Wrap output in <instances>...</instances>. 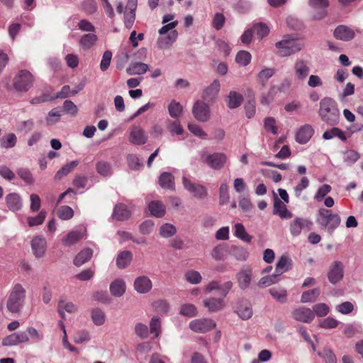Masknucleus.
<instances>
[{
    "instance_id": "nucleus-58",
    "label": "nucleus",
    "mask_w": 363,
    "mask_h": 363,
    "mask_svg": "<svg viewBox=\"0 0 363 363\" xmlns=\"http://www.w3.org/2000/svg\"><path fill=\"white\" fill-rule=\"evenodd\" d=\"M57 216L62 220H69L74 216V211L68 206H62L58 209Z\"/></svg>"
},
{
    "instance_id": "nucleus-9",
    "label": "nucleus",
    "mask_w": 363,
    "mask_h": 363,
    "mask_svg": "<svg viewBox=\"0 0 363 363\" xmlns=\"http://www.w3.org/2000/svg\"><path fill=\"white\" fill-rule=\"evenodd\" d=\"M192 113L194 118L200 122H206L210 119V108L203 101H196L192 108Z\"/></svg>"
},
{
    "instance_id": "nucleus-54",
    "label": "nucleus",
    "mask_w": 363,
    "mask_h": 363,
    "mask_svg": "<svg viewBox=\"0 0 363 363\" xmlns=\"http://www.w3.org/2000/svg\"><path fill=\"white\" fill-rule=\"evenodd\" d=\"M228 186L226 183H222L219 188V203L224 205L227 203L230 199L228 193Z\"/></svg>"
},
{
    "instance_id": "nucleus-7",
    "label": "nucleus",
    "mask_w": 363,
    "mask_h": 363,
    "mask_svg": "<svg viewBox=\"0 0 363 363\" xmlns=\"http://www.w3.org/2000/svg\"><path fill=\"white\" fill-rule=\"evenodd\" d=\"M313 222L308 218L296 217L289 224V230L292 236H298L303 230H311Z\"/></svg>"
},
{
    "instance_id": "nucleus-50",
    "label": "nucleus",
    "mask_w": 363,
    "mask_h": 363,
    "mask_svg": "<svg viewBox=\"0 0 363 363\" xmlns=\"http://www.w3.org/2000/svg\"><path fill=\"white\" fill-rule=\"evenodd\" d=\"M279 281V277L277 274L274 273L273 274L262 277L258 282V286L259 287L269 286L277 283Z\"/></svg>"
},
{
    "instance_id": "nucleus-51",
    "label": "nucleus",
    "mask_w": 363,
    "mask_h": 363,
    "mask_svg": "<svg viewBox=\"0 0 363 363\" xmlns=\"http://www.w3.org/2000/svg\"><path fill=\"white\" fill-rule=\"evenodd\" d=\"M168 111L171 117L177 118L182 114L183 108L179 102L172 101L168 106Z\"/></svg>"
},
{
    "instance_id": "nucleus-17",
    "label": "nucleus",
    "mask_w": 363,
    "mask_h": 363,
    "mask_svg": "<svg viewBox=\"0 0 363 363\" xmlns=\"http://www.w3.org/2000/svg\"><path fill=\"white\" fill-rule=\"evenodd\" d=\"M147 137L145 131L139 126H133L130 130L129 142L133 145H141L147 143Z\"/></svg>"
},
{
    "instance_id": "nucleus-25",
    "label": "nucleus",
    "mask_w": 363,
    "mask_h": 363,
    "mask_svg": "<svg viewBox=\"0 0 363 363\" xmlns=\"http://www.w3.org/2000/svg\"><path fill=\"white\" fill-rule=\"evenodd\" d=\"M334 35L337 39L349 41L354 38V33L349 27L341 25L335 28Z\"/></svg>"
},
{
    "instance_id": "nucleus-15",
    "label": "nucleus",
    "mask_w": 363,
    "mask_h": 363,
    "mask_svg": "<svg viewBox=\"0 0 363 363\" xmlns=\"http://www.w3.org/2000/svg\"><path fill=\"white\" fill-rule=\"evenodd\" d=\"M294 70L298 79H305L310 73L308 62L301 58L296 59L294 65Z\"/></svg>"
},
{
    "instance_id": "nucleus-12",
    "label": "nucleus",
    "mask_w": 363,
    "mask_h": 363,
    "mask_svg": "<svg viewBox=\"0 0 363 363\" xmlns=\"http://www.w3.org/2000/svg\"><path fill=\"white\" fill-rule=\"evenodd\" d=\"M29 341L28 334L23 331L13 333L5 337L2 340L4 346H14L21 343H26Z\"/></svg>"
},
{
    "instance_id": "nucleus-62",
    "label": "nucleus",
    "mask_w": 363,
    "mask_h": 363,
    "mask_svg": "<svg viewBox=\"0 0 363 363\" xmlns=\"http://www.w3.org/2000/svg\"><path fill=\"white\" fill-rule=\"evenodd\" d=\"M225 246L223 245H219L213 248L211 252V256L216 260H223L225 258Z\"/></svg>"
},
{
    "instance_id": "nucleus-19",
    "label": "nucleus",
    "mask_w": 363,
    "mask_h": 363,
    "mask_svg": "<svg viewBox=\"0 0 363 363\" xmlns=\"http://www.w3.org/2000/svg\"><path fill=\"white\" fill-rule=\"evenodd\" d=\"M285 203H286L282 202L276 195H274L273 214L278 215L281 219L292 218L293 214L287 209Z\"/></svg>"
},
{
    "instance_id": "nucleus-16",
    "label": "nucleus",
    "mask_w": 363,
    "mask_h": 363,
    "mask_svg": "<svg viewBox=\"0 0 363 363\" xmlns=\"http://www.w3.org/2000/svg\"><path fill=\"white\" fill-rule=\"evenodd\" d=\"M32 251L37 258L45 255L47 248V241L43 236H35L31 240Z\"/></svg>"
},
{
    "instance_id": "nucleus-64",
    "label": "nucleus",
    "mask_w": 363,
    "mask_h": 363,
    "mask_svg": "<svg viewBox=\"0 0 363 363\" xmlns=\"http://www.w3.org/2000/svg\"><path fill=\"white\" fill-rule=\"evenodd\" d=\"M46 213L41 211L37 216L28 218V223L30 227L42 224L45 218Z\"/></svg>"
},
{
    "instance_id": "nucleus-47",
    "label": "nucleus",
    "mask_w": 363,
    "mask_h": 363,
    "mask_svg": "<svg viewBox=\"0 0 363 363\" xmlns=\"http://www.w3.org/2000/svg\"><path fill=\"white\" fill-rule=\"evenodd\" d=\"M320 295V289L318 288L304 291L301 298V303L313 302Z\"/></svg>"
},
{
    "instance_id": "nucleus-45",
    "label": "nucleus",
    "mask_w": 363,
    "mask_h": 363,
    "mask_svg": "<svg viewBox=\"0 0 363 363\" xmlns=\"http://www.w3.org/2000/svg\"><path fill=\"white\" fill-rule=\"evenodd\" d=\"M230 254L237 260L243 261L248 257V252L245 248L240 246H232L230 250Z\"/></svg>"
},
{
    "instance_id": "nucleus-1",
    "label": "nucleus",
    "mask_w": 363,
    "mask_h": 363,
    "mask_svg": "<svg viewBox=\"0 0 363 363\" xmlns=\"http://www.w3.org/2000/svg\"><path fill=\"white\" fill-rule=\"evenodd\" d=\"M318 114L320 119L329 125H335L340 119L337 102L330 97H324L320 101Z\"/></svg>"
},
{
    "instance_id": "nucleus-57",
    "label": "nucleus",
    "mask_w": 363,
    "mask_h": 363,
    "mask_svg": "<svg viewBox=\"0 0 363 363\" xmlns=\"http://www.w3.org/2000/svg\"><path fill=\"white\" fill-rule=\"evenodd\" d=\"M252 28L259 38L267 36L269 32V28L262 23H255Z\"/></svg>"
},
{
    "instance_id": "nucleus-35",
    "label": "nucleus",
    "mask_w": 363,
    "mask_h": 363,
    "mask_svg": "<svg viewBox=\"0 0 363 363\" xmlns=\"http://www.w3.org/2000/svg\"><path fill=\"white\" fill-rule=\"evenodd\" d=\"M133 259V254L128 250L121 252L116 257V266L119 269H124L130 265Z\"/></svg>"
},
{
    "instance_id": "nucleus-60",
    "label": "nucleus",
    "mask_w": 363,
    "mask_h": 363,
    "mask_svg": "<svg viewBox=\"0 0 363 363\" xmlns=\"http://www.w3.org/2000/svg\"><path fill=\"white\" fill-rule=\"evenodd\" d=\"M127 160L129 167L133 170H138L143 166V162L136 155H128Z\"/></svg>"
},
{
    "instance_id": "nucleus-36",
    "label": "nucleus",
    "mask_w": 363,
    "mask_h": 363,
    "mask_svg": "<svg viewBox=\"0 0 363 363\" xmlns=\"http://www.w3.org/2000/svg\"><path fill=\"white\" fill-rule=\"evenodd\" d=\"M112 216L118 220H125L129 218L130 213L125 205L119 203L115 206Z\"/></svg>"
},
{
    "instance_id": "nucleus-41",
    "label": "nucleus",
    "mask_w": 363,
    "mask_h": 363,
    "mask_svg": "<svg viewBox=\"0 0 363 363\" xmlns=\"http://www.w3.org/2000/svg\"><path fill=\"white\" fill-rule=\"evenodd\" d=\"M98 38L94 33L84 34L82 36L79 44L84 50L91 48L96 42Z\"/></svg>"
},
{
    "instance_id": "nucleus-52",
    "label": "nucleus",
    "mask_w": 363,
    "mask_h": 363,
    "mask_svg": "<svg viewBox=\"0 0 363 363\" xmlns=\"http://www.w3.org/2000/svg\"><path fill=\"white\" fill-rule=\"evenodd\" d=\"M180 313L186 317H194L198 311L196 306L191 303H185L180 307Z\"/></svg>"
},
{
    "instance_id": "nucleus-26",
    "label": "nucleus",
    "mask_w": 363,
    "mask_h": 363,
    "mask_svg": "<svg viewBox=\"0 0 363 363\" xmlns=\"http://www.w3.org/2000/svg\"><path fill=\"white\" fill-rule=\"evenodd\" d=\"M160 186L164 189L174 190V177L170 172H164L160 174L158 179Z\"/></svg>"
},
{
    "instance_id": "nucleus-31",
    "label": "nucleus",
    "mask_w": 363,
    "mask_h": 363,
    "mask_svg": "<svg viewBox=\"0 0 363 363\" xmlns=\"http://www.w3.org/2000/svg\"><path fill=\"white\" fill-rule=\"evenodd\" d=\"M242 101L243 96L235 91H230L226 99V104L230 109L237 108Z\"/></svg>"
},
{
    "instance_id": "nucleus-13",
    "label": "nucleus",
    "mask_w": 363,
    "mask_h": 363,
    "mask_svg": "<svg viewBox=\"0 0 363 363\" xmlns=\"http://www.w3.org/2000/svg\"><path fill=\"white\" fill-rule=\"evenodd\" d=\"M291 314L296 320L306 323H311L315 318L313 311L303 306L294 309Z\"/></svg>"
},
{
    "instance_id": "nucleus-11",
    "label": "nucleus",
    "mask_w": 363,
    "mask_h": 363,
    "mask_svg": "<svg viewBox=\"0 0 363 363\" xmlns=\"http://www.w3.org/2000/svg\"><path fill=\"white\" fill-rule=\"evenodd\" d=\"M226 162L227 156L222 152H215L213 154L208 155L205 159V162L208 165V167L215 170L223 168Z\"/></svg>"
},
{
    "instance_id": "nucleus-3",
    "label": "nucleus",
    "mask_w": 363,
    "mask_h": 363,
    "mask_svg": "<svg viewBox=\"0 0 363 363\" xmlns=\"http://www.w3.org/2000/svg\"><path fill=\"white\" fill-rule=\"evenodd\" d=\"M316 222L332 235L340 225L341 219L337 213H333L331 210L321 208L318 211Z\"/></svg>"
},
{
    "instance_id": "nucleus-29",
    "label": "nucleus",
    "mask_w": 363,
    "mask_h": 363,
    "mask_svg": "<svg viewBox=\"0 0 363 363\" xmlns=\"http://www.w3.org/2000/svg\"><path fill=\"white\" fill-rule=\"evenodd\" d=\"M84 236V233L81 230H72L62 239V242L65 246H72L77 244Z\"/></svg>"
},
{
    "instance_id": "nucleus-61",
    "label": "nucleus",
    "mask_w": 363,
    "mask_h": 363,
    "mask_svg": "<svg viewBox=\"0 0 363 363\" xmlns=\"http://www.w3.org/2000/svg\"><path fill=\"white\" fill-rule=\"evenodd\" d=\"M332 190V187L330 186V185L329 184H323L321 186H320L315 196H314V199L316 201H322L325 197V196L329 194Z\"/></svg>"
},
{
    "instance_id": "nucleus-44",
    "label": "nucleus",
    "mask_w": 363,
    "mask_h": 363,
    "mask_svg": "<svg viewBox=\"0 0 363 363\" xmlns=\"http://www.w3.org/2000/svg\"><path fill=\"white\" fill-rule=\"evenodd\" d=\"M234 234L237 238L246 242H251L252 237L247 233L244 225L242 223H236L234 226Z\"/></svg>"
},
{
    "instance_id": "nucleus-39",
    "label": "nucleus",
    "mask_w": 363,
    "mask_h": 363,
    "mask_svg": "<svg viewBox=\"0 0 363 363\" xmlns=\"http://www.w3.org/2000/svg\"><path fill=\"white\" fill-rule=\"evenodd\" d=\"M93 255V250L90 248H86L77 254L74 259V265L79 267L88 262Z\"/></svg>"
},
{
    "instance_id": "nucleus-6",
    "label": "nucleus",
    "mask_w": 363,
    "mask_h": 363,
    "mask_svg": "<svg viewBox=\"0 0 363 363\" xmlns=\"http://www.w3.org/2000/svg\"><path fill=\"white\" fill-rule=\"evenodd\" d=\"M182 184L184 189L195 199L203 200L208 196V190L206 186L199 183H194L186 177H182Z\"/></svg>"
},
{
    "instance_id": "nucleus-23",
    "label": "nucleus",
    "mask_w": 363,
    "mask_h": 363,
    "mask_svg": "<svg viewBox=\"0 0 363 363\" xmlns=\"http://www.w3.org/2000/svg\"><path fill=\"white\" fill-rule=\"evenodd\" d=\"M314 130L311 125L301 126L296 133V140L300 144H306L313 135Z\"/></svg>"
},
{
    "instance_id": "nucleus-18",
    "label": "nucleus",
    "mask_w": 363,
    "mask_h": 363,
    "mask_svg": "<svg viewBox=\"0 0 363 363\" xmlns=\"http://www.w3.org/2000/svg\"><path fill=\"white\" fill-rule=\"evenodd\" d=\"M203 306L209 313H216L225 308L223 298L209 297L203 300Z\"/></svg>"
},
{
    "instance_id": "nucleus-43",
    "label": "nucleus",
    "mask_w": 363,
    "mask_h": 363,
    "mask_svg": "<svg viewBox=\"0 0 363 363\" xmlns=\"http://www.w3.org/2000/svg\"><path fill=\"white\" fill-rule=\"evenodd\" d=\"M91 319L94 325L97 326L102 325L106 320L104 312L100 308H93L91 311Z\"/></svg>"
},
{
    "instance_id": "nucleus-40",
    "label": "nucleus",
    "mask_w": 363,
    "mask_h": 363,
    "mask_svg": "<svg viewBox=\"0 0 363 363\" xmlns=\"http://www.w3.org/2000/svg\"><path fill=\"white\" fill-rule=\"evenodd\" d=\"M335 137L340 138L342 141H345L347 140L345 133L341 129L335 127L325 131L323 135V138L325 140H330Z\"/></svg>"
},
{
    "instance_id": "nucleus-2",
    "label": "nucleus",
    "mask_w": 363,
    "mask_h": 363,
    "mask_svg": "<svg viewBox=\"0 0 363 363\" xmlns=\"http://www.w3.org/2000/svg\"><path fill=\"white\" fill-rule=\"evenodd\" d=\"M26 297V291L21 284H16L10 290L6 308L12 313H18L23 309Z\"/></svg>"
},
{
    "instance_id": "nucleus-49",
    "label": "nucleus",
    "mask_w": 363,
    "mask_h": 363,
    "mask_svg": "<svg viewBox=\"0 0 363 363\" xmlns=\"http://www.w3.org/2000/svg\"><path fill=\"white\" fill-rule=\"evenodd\" d=\"M96 169V172L103 177H108L112 174L111 164L105 161L97 162Z\"/></svg>"
},
{
    "instance_id": "nucleus-5",
    "label": "nucleus",
    "mask_w": 363,
    "mask_h": 363,
    "mask_svg": "<svg viewBox=\"0 0 363 363\" xmlns=\"http://www.w3.org/2000/svg\"><path fill=\"white\" fill-rule=\"evenodd\" d=\"M33 76L26 69L20 70L13 78V88L17 91H27L33 86Z\"/></svg>"
},
{
    "instance_id": "nucleus-24",
    "label": "nucleus",
    "mask_w": 363,
    "mask_h": 363,
    "mask_svg": "<svg viewBox=\"0 0 363 363\" xmlns=\"http://www.w3.org/2000/svg\"><path fill=\"white\" fill-rule=\"evenodd\" d=\"M252 272L250 269L240 270L236 275L239 287L245 290L250 286L252 280Z\"/></svg>"
},
{
    "instance_id": "nucleus-4",
    "label": "nucleus",
    "mask_w": 363,
    "mask_h": 363,
    "mask_svg": "<svg viewBox=\"0 0 363 363\" xmlns=\"http://www.w3.org/2000/svg\"><path fill=\"white\" fill-rule=\"evenodd\" d=\"M275 47L278 50L277 54L279 56L287 57L301 50L303 44L290 35H286L281 40L275 43Z\"/></svg>"
},
{
    "instance_id": "nucleus-37",
    "label": "nucleus",
    "mask_w": 363,
    "mask_h": 363,
    "mask_svg": "<svg viewBox=\"0 0 363 363\" xmlns=\"http://www.w3.org/2000/svg\"><path fill=\"white\" fill-rule=\"evenodd\" d=\"M236 313L242 320L250 319L253 314L252 308L249 303H240L237 308Z\"/></svg>"
},
{
    "instance_id": "nucleus-59",
    "label": "nucleus",
    "mask_w": 363,
    "mask_h": 363,
    "mask_svg": "<svg viewBox=\"0 0 363 363\" xmlns=\"http://www.w3.org/2000/svg\"><path fill=\"white\" fill-rule=\"evenodd\" d=\"M61 116V111L56 108H53L49 111L48 116L46 117V123L49 125H52L60 121Z\"/></svg>"
},
{
    "instance_id": "nucleus-63",
    "label": "nucleus",
    "mask_w": 363,
    "mask_h": 363,
    "mask_svg": "<svg viewBox=\"0 0 363 363\" xmlns=\"http://www.w3.org/2000/svg\"><path fill=\"white\" fill-rule=\"evenodd\" d=\"M111 59L112 52L110 50L105 51L100 62V69L102 72H106L108 69Z\"/></svg>"
},
{
    "instance_id": "nucleus-30",
    "label": "nucleus",
    "mask_w": 363,
    "mask_h": 363,
    "mask_svg": "<svg viewBox=\"0 0 363 363\" xmlns=\"http://www.w3.org/2000/svg\"><path fill=\"white\" fill-rule=\"evenodd\" d=\"M178 36L177 31L173 30L166 36H161L157 40V45L160 49L169 48L177 40Z\"/></svg>"
},
{
    "instance_id": "nucleus-33",
    "label": "nucleus",
    "mask_w": 363,
    "mask_h": 363,
    "mask_svg": "<svg viewBox=\"0 0 363 363\" xmlns=\"http://www.w3.org/2000/svg\"><path fill=\"white\" fill-rule=\"evenodd\" d=\"M6 205L12 211H16L21 209L22 201L21 196L16 193H11L6 197Z\"/></svg>"
},
{
    "instance_id": "nucleus-56",
    "label": "nucleus",
    "mask_w": 363,
    "mask_h": 363,
    "mask_svg": "<svg viewBox=\"0 0 363 363\" xmlns=\"http://www.w3.org/2000/svg\"><path fill=\"white\" fill-rule=\"evenodd\" d=\"M250 53L245 50L239 51L235 57L236 62L242 66H247L250 62Z\"/></svg>"
},
{
    "instance_id": "nucleus-46",
    "label": "nucleus",
    "mask_w": 363,
    "mask_h": 363,
    "mask_svg": "<svg viewBox=\"0 0 363 363\" xmlns=\"http://www.w3.org/2000/svg\"><path fill=\"white\" fill-rule=\"evenodd\" d=\"M274 68H264L262 69L257 74L259 83L262 86L266 85L267 82L275 74Z\"/></svg>"
},
{
    "instance_id": "nucleus-10",
    "label": "nucleus",
    "mask_w": 363,
    "mask_h": 363,
    "mask_svg": "<svg viewBox=\"0 0 363 363\" xmlns=\"http://www.w3.org/2000/svg\"><path fill=\"white\" fill-rule=\"evenodd\" d=\"M344 267L340 261H335L331 263L328 272V279L330 283L335 284L343 278Z\"/></svg>"
},
{
    "instance_id": "nucleus-22",
    "label": "nucleus",
    "mask_w": 363,
    "mask_h": 363,
    "mask_svg": "<svg viewBox=\"0 0 363 363\" xmlns=\"http://www.w3.org/2000/svg\"><path fill=\"white\" fill-rule=\"evenodd\" d=\"M269 294L279 303L284 304L288 301V291L286 288L276 286L269 289Z\"/></svg>"
},
{
    "instance_id": "nucleus-53",
    "label": "nucleus",
    "mask_w": 363,
    "mask_h": 363,
    "mask_svg": "<svg viewBox=\"0 0 363 363\" xmlns=\"http://www.w3.org/2000/svg\"><path fill=\"white\" fill-rule=\"evenodd\" d=\"M264 128L267 131L272 133L273 135L278 133L277 121L273 117H267L264 119Z\"/></svg>"
},
{
    "instance_id": "nucleus-14",
    "label": "nucleus",
    "mask_w": 363,
    "mask_h": 363,
    "mask_svg": "<svg viewBox=\"0 0 363 363\" xmlns=\"http://www.w3.org/2000/svg\"><path fill=\"white\" fill-rule=\"evenodd\" d=\"M309 6L317 13L313 16V19L320 20L327 15L326 8L329 6L328 0H309Z\"/></svg>"
},
{
    "instance_id": "nucleus-28",
    "label": "nucleus",
    "mask_w": 363,
    "mask_h": 363,
    "mask_svg": "<svg viewBox=\"0 0 363 363\" xmlns=\"http://www.w3.org/2000/svg\"><path fill=\"white\" fill-rule=\"evenodd\" d=\"M149 70V65L143 62H133L126 69L129 75H141Z\"/></svg>"
},
{
    "instance_id": "nucleus-21",
    "label": "nucleus",
    "mask_w": 363,
    "mask_h": 363,
    "mask_svg": "<svg viewBox=\"0 0 363 363\" xmlns=\"http://www.w3.org/2000/svg\"><path fill=\"white\" fill-rule=\"evenodd\" d=\"M220 84L218 79H215L213 82L205 88L202 93V98L207 101H213L218 95L220 90Z\"/></svg>"
},
{
    "instance_id": "nucleus-27",
    "label": "nucleus",
    "mask_w": 363,
    "mask_h": 363,
    "mask_svg": "<svg viewBox=\"0 0 363 363\" xmlns=\"http://www.w3.org/2000/svg\"><path fill=\"white\" fill-rule=\"evenodd\" d=\"M292 266V260L286 255H282L276 264L275 273L280 277L284 272L291 269Z\"/></svg>"
},
{
    "instance_id": "nucleus-42",
    "label": "nucleus",
    "mask_w": 363,
    "mask_h": 363,
    "mask_svg": "<svg viewBox=\"0 0 363 363\" xmlns=\"http://www.w3.org/2000/svg\"><path fill=\"white\" fill-rule=\"evenodd\" d=\"M17 138L14 133H9L0 138V147L9 149L16 146Z\"/></svg>"
},
{
    "instance_id": "nucleus-8",
    "label": "nucleus",
    "mask_w": 363,
    "mask_h": 363,
    "mask_svg": "<svg viewBox=\"0 0 363 363\" xmlns=\"http://www.w3.org/2000/svg\"><path fill=\"white\" fill-rule=\"evenodd\" d=\"M216 322L211 318H199L189 323V328L197 333H206L216 328Z\"/></svg>"
},
{
    "instance_id": "nucleus-55",
    "label": "nucleus",
    "mask_w": 363,
    "mask_h": 363,
    "mask_svg": "<svg viewBox=\"0 0 363 363\" xmlns=\"http://www.w3.org/2000/svg\"><path fill=\"white\" fill-rule=\"evenodd\" d=\"M186 280L192 284H198L201 281V274L196 270H189L185 273Z\"/></svg>"
},
{
    "instance_id": "nucleus-38",
    "label": "nucleus",
    "mask_w": 363,
    "mask_h": 363,
    "mask_svg": "<svg viewBox=\"0 0 363 363\" xmlns=\"http://www.w3.org/2000/svg\"><path fill=\"white\" fill-rule=\"evenodd\" d=\"M79 164L78 160H73L62 166L55 174V179L61 180L63 177L67 176Z\"/></svg>"
},
{
    "instance_id": "nucleus-32",
    "label": "nucleus",
    "mask_w": 363,
    "mask_h": 363,
    "mask_svg": "<svg viewBox=\"0 0 363 363\" xmlns=\"http://www.w3.org/2000/svg\"><path fill=\"white\" fill-rule=\"evenodd\" d=\"M148 209L151 215L157 218L163 217L166 212L164 205L160 201H152L150 202L148 204Z\"/></svg>"
},
{
    "instance_id": "nucleus-34",
    "label": "nucleus",
    "mask_w": 363,
    "mask_h": 363,
    "mask_svg": "<svg viewBox=\"0 0 363 363\" xmlns=\"http://www.w3.org/2000/svg\"><path fill=\"white\" fill-rule=\"evenodd\" d=\"M111 294L116 297L122 296L125 291V283L121 279H117L110 284Z\"/></svg>"
},
{
    "instance_id": "nucleus-20",
    "label": "nucleus",
    "mask_w": 363,
    "mask_h": 363,
    "mask_svg": "<svg viewBox=\"0 0 363 363\" xmlns=\"http://www.w3.org/2000/svg\"><path fill=\"white\" fill-rule=\"evenodd\" d=\"M133 286L138 293L147 294L151 290L152 283L148 277L140 276L135 279Z\"/></svg>"
},
{
    "instance_id": "nucleus-48",
    "label": "nucleus",
    "mask_w": 363,
    "mask_h": 363,
    "mask_svg": "<svg viewBox=\"0 0 363 363\" xmlns=\"http://www.w3.org/2000/svg\"><path fill=\"white\" fill-rule=\"evenodd\" d=\"M160 235L164 238H168L174 235L177 233L176 227L170 223H164L160 228Z\"/></svg>"
}]
</instances>
